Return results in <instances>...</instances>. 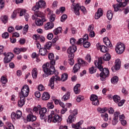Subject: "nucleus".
Masks as SVG:
<instances>
[{
	"label": "nucleus",
	"instance_id": "obj_43",
	"mask_svg": "<svg viewBox=\"0 0 129 129\" xmlns=\"http://www.w3.org/2000/svg\"><path fill=\"white\" fill-rule=\"evenodd\" d=\"M6 125L9 127V129H15V127L14 126V125L12 124L10 122H7Z\"/></svg>",
	"mask_w": 129,
	"mask_h": 129
},
{
	"label": "nucleus",
	"instance_id": "obj_14",
	"mask_svg": "<svg viewBox=\"0 0 129 129\" xmlns=\"http://www.w3.org/2000/svg\"><path fill=\"white\" fill-rule=\"evenodd\" d=\"M98 97L96 95L92 94L90 97L91 101H92L93 105H99V101L97 99Z\"/></svg>",
	"mask_w": 129,
	"mask_h": 129
},
{
	"label": "nucleus",
	"instance_id": "obj_34",
	"mask_svg": "<svg viewBox=\"0 0 129 129\" xmlns=\"http://www.w3.org/2000/svg\"><path fill=\"white\" fill-rule=\"evenodd\" d=\"M113 99L114 102H115L116 103H118V102L120 101V97L115 95L113 97Z\"/></svg>",
	"mask_w": 129,
	"mask_h": 129
},
{
	"label": "nucleus",
	"instance_id": "obj_5",
	"mask_svg": "<svg viewBox=\"0 0 129 129\" xmlns=\"http://www.w3.org/2000/svg\"><path fill=\"white\" fill-rule=\"evenodd\" d=\"M45 8H46V2L43 0H40L36 3V5L32 7V10L34 12H38L39 9H44Z\"/></svg>",
	"mask_w": 129,
	"mask_h": 129
},
{
	"label": "nucleus",
	"instance_id": "obj_30",
	"mask_svg": "<svg viewBox=\"0 0 129 129\" xmlns=\"http://www.w3.org/2000/svg\"><path fill=\"white\" fill-rule=\"evenodd\" d=\"M1 20L4 24H7L9 21V17L7 15H3L1 17Z\"/></svg>",
	"mask_w": 129,
	"mask_h": 129
},
{
	"label": "nucleus",
	"instance_id": "obj_9",
	"mask_svg": "<svg viewBox=\"0 0 129 129\" xmlns=\"http://www.w3.org/2000/svg\"><path fill=\"white\" fill-rule=\"evenodd\" d=\"M57 80H60V77L58 76L55 75V76H52L49 80V83L48 86H50L51 89H54V86H55V81Z\"/></svg>",
	"mask_w": 129,
	"mask_h": 129
},
{
	"label": "nucleus",
	"instance_id": "obj_35",
	"mask_svg": "<svg viewBox=\"0 0 129 129\" xmlns=\"http://www.w3.org/2000/svg\"><path fill=\"white\" fill-rule=\"evenodd\" d=\"M107 17L108 20H109V21H110L112 19L113 15H112V11L111 10H109L107 12Z\"/></svg>",
	"mask_w": 129,
	"mask_h": 129
},
{
	"label": "nucleus",
	"instance_id": "obj_50",
	"mask_svg": "<svg viewBox=\"0 0 129 129\" xmlns=\"http://www.w3.org/2000/svg\"><path fill=\"white\" fill-rule=\"evenodd\" d=\"M119 116H120V113H119V112H115L114 113L113 118H115L116 119H118Z\"/></svg>",
	"mask_w": 129,
	"mask_h": 129
},
{
	"label": "nucleus",
	"instance_id": "obj_24",
	"mask_svg": "<svg viewBox=\"0 0 129 129\" xmlns=\"http://www.w3.org/2000/svg\"><path fill=\"white\" fill-rule=\"evenodd\" d=\"M80 86L81 85L79 84H77L74 87V92H75V94H79L80 93Z\"/></svg>",
	"mask_w": 129,
	"mask_h": 129
},
{
	"label": "nucleus",
	"instance_id": "obj_29",
	"mask_svg": "<svg viewBox=\"0 0 129 129\" xmlns=\"http://www.w3.org/2000/svg\"><path fill=\"white\" fill-rule=\"evenodd\" d=\"M62 33V27H59L53 30L54 35H58Z\"/></svg>",
	"mask_w": 129,
	"mask_h": 129
},
{
	"label": "nucleus",
	"instance_id": "obj_54",
	"mask_svg": "<svg viewBox=\"0 0 129 129\" xmlns=\"http://www.w3.org/2000/svg\"><path fill=\"white\" fill-rule=\"evenodd\" d=\"M18 13H19V10H18L14 11L13 12V14L12 15V16H11L12 18V19H15V18L16 17H17V14H18Z\"/></svg>",
	"mask_w": 129,
	"mask_h": 129
},
{
	"label": "nucleus",
	"instance_id": "obj_60",
	"mask_svg": "<svg viewBox=\"0 0 129 129\" xmlns=\"http://www.w3.org/2000/svg\"><path fill=\"white\" fill-rule=\"evenodd\" d=\"M28 30H29V25L27 24L23 28V31H24V33L26 34V33L28 32Z\"/></svg>",
	"mask_w": 129,
	"mask_h": 129
},
{
	"label": "nucleus",
	"instance_id": "obj_15",
	"mask_svg": "<svg viewBox=\"0 0 129 129\" xmlns=\"http://www.w3.org/2000/svg\"><path fill=\"white\" fill-rule=\"evenodd\" d=\"M14 58V54L9 52L7 54V56L4 58V61L5 64L10 63L12 61V59Z\"/></svg>",
	"mask_w": 129,
	"mask_h": 129
},
{
	"label": "nucleus",
	"instance_id": "obj_8",
	"mask_svg": "<svg viewBox=\"0 0 129 129\" xmlns=\"http://www.w3.org/2000/svg\"><path fill=\"white\" fill-rule=\"evenodd\" d=\"M125 49V47L124 46V44L123 43H117L116 45L115 51L117 54H122L123 53V51Z\"/></svg>",
	"mask_w": 129,
	"mask_h": 129
},
{
	"label": "nucleus",
	"instance_id": "obj_63",
	"mask_svg": "<svg viewBox=\"0 0 129 129\" xmlns=\"http://www.w3.org/2000/svg\"><path fill=\"white\" fill-rule=\"evenodd\" d=\"M19 13H20V17H22V16H24V15H25L26 14V11L24 10H20V11H19Z\"/></svg>",
	"mask_w": 129,
	"mask_h": 129
},
{
	"label": "nucleus",
	"instance_id": "obj_57",
	"mask_svg": "<svg viewBox=\"0 0 129 129\" xmlns=\"http://www.w3.org/2000/svg\"><path fill=\"white\" fill-rule=\"evenodd\" d=\"M67 19V15L66 14H64L61 17L60 21L61 22H65Z\"/></svg>",
	"mask_w": 129,
	"mask_h": 129
},
{
	"label": "nucleus",
	"instance_id": "obj_11",
	"mask_svg": "<svg viewBox=\"0 0 129 129\" xmlns=\"http://www.w3.org/2000/svg\"><path fill=\"white\" fill-rule=\"evenodd\" d=\"M126 6V3L123 2V3H119L113 5V8L114 9V12H121V9H120V8H124Z\"/></svg>",
	"mask_w": 129,
	"mask_h": 129
},
{
	"label": "nucleus",
	"instance_id": "obj_12",
	"mask_svg": "<svg viewBox=\"0 0 129 129\" xmlns=\"http://www.w3.org/2000/svg\"><path fill=\"white\" fill-rule=\"evenodd\" d=\"M47 112V109L46 108H42L40 109L39 113L40 114V119L42 120H44V121H46L47 120V117H46V115L45 114Z\"/></svg>",
	"mask_w": 129,
	"mask_h": 129
},
{
	"label": "nucleus",
	"instance_id": "obj_27",
	"mask_svg": "<svg viewBox=\"0 0 129 129\" xmlns=\"http://www.w3.org/2000/svg\"><path fill=\"white\" fill-rule=\"evenodd\" d=\"M50 99V94L47 92H45L43 93L42 96V100H48V99Z\"/></svg>",
	"mask_w": 129,
	"mask_h": 129
},
{
	"label": "nucleus",
	"instance_id": "obj_59",
	"mask_svg": "<svg viewBox=\"0 0 129 129\" xmlns=\"http://www.w3.org/2000/svg\"><path fill=\"white\" fill-rule=\"evenodd\" d=\"M89 33V36L91 38H94V37H95V32H94V31H90V32Z\"/></svg>",
	"mask_w": 129,
	"mask_h": 129
},
{
	"label": "nucleus",
	"instance_id": "obj_39",
	"mask_svg": "<svg viewBox=\"0 0 129 129\" xmlns=\"http://www.w3.org/2000/svg\"><path fill=\"white\" fill-rule=\"evenodd\" d=\"M97 110L100 113H104V112L107 111V108H98Z\"/></svg>",
	"mask_w": 129,
	"mask_h": 129
},
{
	"label": "nucleus",
	"instance_id": "obj_4",
	"mask_svg": "<svg viewBox=\"0 0 129 129\" xmlns=\"http://www.w3.org/2000/svg\"><path fill=\"white\" fill-rule=\"evenodd\" d=\"M62 120V118L60 117L58 114L54 113V111H51L50 115H48L47 119L48 122H60Z\"/></svg>",
	"mask_w": 129,
	"mask_h": 129
},
{
	"label": "nucleus",
	"instance_id": "obj_25",
	"mask_svg": "<svg viewBox=\"0 0 129 129\" xmlns=\"http://www.w3.org/2000/svg\"><path fill=\"white\" fill-rule=\"evenodd\" d=\"M76 50H77V48L76 45H72L68 49L67 52L68 53H75Z\"/></svg>",
	"mask_w": 129,
	"mask_h": 129
},
{
	"label": "nucleus",
	"instance_id": "obj_16",
	"mask_svg": "<svg viewBox=\"0 0 129 129\" xmlns=\"http://www.w3.org/2000/svg\"><path fill=\"white\" fill-rule=\"evenodd\" d=\"M103 16V12L101 8H99L98 9L97 12L96 13L95 15V19L96 20H98L101 17Z\"/></svg>",
	"mask_w": 129,
	"mask_h": 129
},
{
	"label": "nucleus",
	"instance_id": "obj_7",
	"mask_svg": "<svg viewBox=\"0 0 129 129\" xmlns=\"http://www.w3.org/2000/svg\"><path fill=\"white\" fill-rule=\"evenodd\" d=\"M79 10H81V11L83 12L84 14L86 13V9H85V7H84V6L80 7L79 6V4H77L76 5V6H74L75 13L77 16H79V15H80V13H79Z\"/></svg>",
	"mask_w": 129,
	"mask_h": 129
},
{
	"label": "nucleus",
	"instance_id": "obj_32",
	"mask_svg": "<svg viewBox=\"0 0 129 129\" xmlns=\"http://www.w3.org/2000/svg\"><path fill=\"white\" fill-rule=\"evenodd\" d=\"M111 58V56L109 53H106V54L104 55L103 56V59L104 61H109Z\"/></svg>",
	"mask_w": 129,
	"mask_h": 129
},
{
	"label": "nucleus",
	"instance_id": "obj_41",
	"mask_svg": "<svg viewBox=\"0 0 129 129\" xmlns=\"http://www.w3.org/2000/svg\"><path fill=\"white\" fill-rule=\"evenodd\" d=\"M1 81L3 84H6L8 82V79L5 76L1 77Z\"/></svg>",
	"mask_w": 129,
	"mask_h": 129
},
{
	"label": "nucleus",
	"instance_id": "obj_10",
	"mask_svg": "<svg viewBox=\"0 0 129 129\" xmlns=\"http://www.w3.org/2000/svg\"><path fill=\"white\" fill-rule=\"evenodd\" d=\"M121 64V61L120 59H116L115 60V65L113 66L111 68L112 71L113 72H115V71H117V70H119L120 69V65Z\"/></svg>",
	"mask_w": 129,
	"mask_h": 129
},
{
	"label": "nucleus",
	"instance_id": "obj_42",
	"mask_svg": "<svg viewBox=\"0 0 129 129\" xmlns=\"http://www.w3.org/2000/svg\"><path fill=\"white\" fill-rule=\"evenodd\" d=\"M89 71L90 74H93L96 72V69H95V68L92 67L89 69Z\"/></svg>",
	"mask_w": 129,
	"mask_h": 129
},
{
	"label": "nucleus",
	"instance_id": "obj_49",
	"mask_svg": "<svg viewBox=\"0 0 129 129\" xmlns=\"http://www.w3.org/2000/svg\"><path fill=\"white\" fill-rule=\"evenodd\" d=\"M55 18H56V16L55 15V14L51 15L49 17L50 23H52V22H54V21H55Z\"/></svg>",
	"mask_w": 129,
	"mask_h": 129
},
{
	"label": "nucleus",
	"instance_id": "obj_36",
	"mask_svg": "<svg viewBox=\"0 0 129 129\" xmlns=\"http://www.w3.org/2000/svg\"><path fill=\"white\" fill-rule=\"evenodd\" d=\"M52 47V42H46V44L44 45V48L47 50H50Z\"/></svg>",
	"mask_w": 129,
	"mask_h": 129
},
{
	"label": "nucleus",
	"instance_id": "obj_33",
	"mask_svg": "<svg viewBox=\"0 0 129 129\" xmlns=\"http://www.w3.org/2000/svg\"><path fill=\"white\" fill-rule=\"evenodd\" d=\"M69 98H70V93L68 92L62 97L61 99L63 101H66Z\"/></svg>",
	"mask_w": 129,
	"mask_h": 129
},
{
	"label": "nucleus",
	"instance_id": "obj_21",
	"mask_svg": "<svg viewBox=\"0 0 129 129\" xmlns=\"http://www.w3.org/2000/svg\"><path fill=\"white\" fill-rule=\"evenodd\" d=\"M76 120V117L75 116L71 114L68 117V119L67 120L68 123H72V122L75 121Z\"/></svg>",
	"mask_w": 129,
	"mask_h": 129
},
{
	"label": "nucleus",
	"instance_id": "obj_1",
	"mask_svg": "<svg viewBox=\"0 0 129 129\" xmlns=\"http://www.w3.org/2000/svg\"><path fill=\"white\" fill-rule=\"evenodd\" d=\"M94 64L98 69L101 71L100 74V80L101 81H105V78L109 76V70L107 68H104L101 65L102 64V57H99L97 60H95Z\"/></svg>",
	"mask_w": 129,
	"mask_h": 129
},
{
	"label": "nucleus",
	"instance_id": "obj_19",
	"mask_svg": "<svg viewBox=\"0 0 129 129\" xmlns=\"http://www.w3.org/2000/svg\"><path fill=\"white\" fill-rule=\"evenodd\" d=\"M54 28V23L53 22H48L44 26V29L46 31L51 30Z\"/></svg>",
	"mask_w": 129,
	"mask_h": 129
},
{
	"label": "nucleus",
	"instance_id": "obj_64",
	"mask_svg": "<svg viewBox=\"0 0 129 129\" xmlns=\"http://www.w3.org/2000/svg\"><path fill=\"white\" fill-rule=\"evenodd\" d=\"M83 39H84L85 42L88 41V34H86L84 35Z\"/></svg>",
	"mask_w": 129,
	"mask_h": 129
},
{
	"label": "nucleus",
	"instance_id": "obj_55",
	"mask_svg": "<svg viewBox=\"0 0 129 129\" xmlns=\"http://www.w3.org/2000/svg\"><path fill=\"white\" fill-rule=\"evenodd\" d=\"M14 52L15 54L18 55L21 53V49L19 48H15L14 49Z\"/></svg>",
	"mask_w": 129,
	"mask_h": 129
},
{
	"label": "nucleus",
	"instance_id": "obj_31",
	"mask_svg": "<svg viewBox=\"0 0 129 129\" xmlns=\"http://www.w3.org/2000/svg\"><path fill=\"white\" fill-rule=\"evenodd\" d=\"M39 53L41 56H46V54H47V49L45 48H42L39 49Z\"/></svg>",
	"mask_w": 129,
	"mask_h": 129
},
{
	"label": "nucleus",
	"instance_id": "obj_47",
	"mask_svg": "<svg viewBox=\"0 0 129 129\" xmlns=\"http://www.w3.org/2000/svg\"><path fill=\"white\" fill-rule=\"evenodd\" d=\"M101 116L103 118L105 121H107L108 120V114L106 113L105 114H101Z\"/></svg>",
	"mask_w": 129,
	"mask_h": 129
},
{
	"label": "nucleus",
	"instance_id": "obj_22",
	"mask_svg": "<svg viewBox=\"0 0 129 129\" xmlns=\"http://www.w3.org/2000/svg\"><path fill=\"white\" fill-rule=\"evenodd\" d=\"M37 119V117L32 114L28 115L27 120L28 121H35Z\"/></svg>",
	"mask_w": 129,
	"mask_h": 129
},
{
	"label": "nucleus",
	"instance_id": "obj_18",
	"mask_svg": "<svg viewBox=\"0 0 129 129\" xmlns=\"http://www.w3.org/2000/svg\"><path fill=\"white\" fill-rule=\"evenodd\" d=\"M44 22H46V19L45 18H42L40 19L37 18L35 20V24L36 26H43V24H44Z\"/></svg>",
	"mask_w": 129,
	"mask_h": 129
},
{
	"label": "nucleus",
	"instance_id": "obj_3",
	"mask_svg": "<svg viewBox=\"0 0 129 129\" xmlns=\"http://www.w3.org/2000/svg\"><path fill=\"white\" fill-rule=\"evenodd\" d=\"M81 66L83 67L88 66V63L84 61L83 59L80 58L78 59V63L74 65L72 72L73 73H77V72L80 70V68Z\"/></svg>",
	"mask_w": 129,
	"mask_h": 129
},
{
	"label": "nucleus",
	"instance_id": "obj_58",
	"mask_svg": "<svg viewBox=\"0 0 129 129\" xmlns=\"http://www.w3.org/2000/svg\"><path fill=\"white\" fill-rule=\"evenodd\" d=\"M84 99V97L82 96H78L77 98V102H80V101L83 100Z\"/></svg>",
	"mask_w": 129,
	"mask_h": 129
},
{
	"label": "nucleus",
	"instance_id": "obj_44",
	"mask_svg": "<svg viewBox=\"0 0 129 129\" xmlns=\"http://www.w3.org/2000/svg\"><path fill=\"white\" fill-rule=\"evenodd\" d=\"M47 107L49 109H52V108H54V104H53V102H48L47 104Z\"/></svg>",
	"mask_w": 129,
	"mask_h": 129
},
{
	"label": "nucleus",
	"instance_id": "obj_17",
	"mask_svg": "<svg viewBox=\"0 0 129 129\" xmlns=\"http://www.w3.org/2000/svg\"><path fill=\"white\" fill-rule=\"evenodd\" d=\"M97 48L102 53H106L108 51V48L104 45H99V44H97Z\"/></svg>",
	"mask_w": 129,
	"mask_h": 129
},
{
	"label": "nucleus",
	"instance_id": "obj_45",
	"mask_svg": "<svg viewBox=\"0 0 129 129\" xmlns=\"http://www.w3.org/2000/svg\"><path fill=\"white\" fill-rule=\"evenodd\" d=\"M9 37H10V34L8 32H4L2 34V38L3 39H9Z\"/></svg>",
	"mask_w": 129,
	"mask_h": 129
},
{
	"label": "nucleus",
	"instance_id": "obj_13",
	"mask_svg": "<svg viewBox=\"0 0 129 129\" xmlns=\"http://www.w3.org/2000/svg\"><path fill=\"white\" fill-rule=\"evenodd\" d=\"M21 117H22V112L20 110H18L16 112V114L15 112H12L11 114V118L13 120L20 119Z\"/></svg>",
	"mask_w": 129,
	"mask_h": 129
},
{
	"label": "nucleus",
	"instance_id": "obj_56",
	"mask_svg": "<svg viewBox=\"0 0 129 129\" xmlns=\"http://www.w3.org/2000/svg\"><path fill=\"white\" fill-rule=\"evenodd\" d=\"M84 48H89L90 47V43L88 41H85L83 44Z\"/></svg>",
	"mask_w": 129,
	"mask_h": 129
},
{
	"label": "nucleus",
	"instance_id": "obj_46",
	"mask_svg": "<svg viewBox=\"0 0 129 129\" xmlns=\"http://www.w3.org/2000/svg\"><path fill=\"white\" fill-rule=\"evenodd\" d=\"M84 43H85V41L83 38L79 39L77 42V44H78V45H84Z\"/></svg>",
	"mask_w": 129,
	"mask_h": 129
},
{
	"label": "nucleus",
	"instance_id": "obj_40",
	"mask_svg": "<svg viewBox=\"0 0 129 129\" xmlns=\"http://www.w3.org/2000/svg\"><path fill=\"white\" fill-rule=\"evenodd\" d=\"M68 79V75L67 74H63L61 75V80L62 82L66 81Z\"/></svg>",
	"mask_w": 129,
	"mask_h": 129
},
{
	"label": "nucleus",
	"instance_id": "obj_38",
	"mask_svg": "<svg viewBox=\"0 0 129 129\" xmlns=\"http://www.w3.org/2000/svg\"><path fill=\"white\" fill-rule=\"evenodd\" d=\"M111 83H112L113 84H115V83H117V82H118V77L116 76L113 77L111 79Z\"/></svg>",
	"mask_w": 129,
	"mask_h": 129
},
{
	"label": "nucleus",
	"instance_id": "obj_6",
	"mask_svg": "<svg viewBox=\"0 0 129 129\" xmlns=\"http://www.w3.org/2000/svg\"><path fill=\"white\" fill-rule=\"evenodd\" d=\"M30 92V88L28 85L24 86L21 92L19 93L20 97H23V98H26L29 95V93Z\"/></svg>",
	"mask_w": 129,
	"mask_h": 129
},
{
	"label": "nucleus",
	"instance_id": "obj_26",
	"mask_svg": "<svg viewBox=\"0 0 129 129\" xmlns=\"http://www.w3.org/2000/svg\"><path fill=\"white\" fill-rule=\"evenodd\" d=\"M103 42L107 47H112V44L110 42V40L108 39V37H105L103 38Z\"/></svg>",
	"mask_w": 129,
	"mask_h": 129
},
{
	"label": "nucleus",
	"instance_id": "obj_51",
	"mask_svg": "<svg viewBox=\"0 0 129 129\" xmlns=\"http://www.w3.org/2000/svg\"><path fill=\"white\" fill-rule=\"evenodd\" d=\"M94 29V26H93V25H90L88 26L87 31L88 32H92L93 31Z\"/></svg>",
	"mask_w": 129,
	"mask_h": 129
},
{
	"label": "nucleus",
	"instance_id": "obj_28",
	"mask_svg": "<svg viewBox=\"0 0 129 129\" xmlns=\"http://www.w3.org/2000/svg\"><path fill=\"white\" fill-rule=\"evenodd\" d=\"M32 76L34 79H36V78H37V76H38V70L37 68H34L32 70Z\"/></svg>",
	"mask_w": 129,
	"mask_h": 129
},
{
	"label": "nucleus",
	"instance_id": "obj_52",
	"mask_svg": "<svg viewBox=\"0 0 129 129\" xmlns=\"http://www.w3.org/2000/svg\"><path fill=\"white\" fill-rule=\"evenodd\" d=\"M70 43L72 46H75V44L76 43V39L74 38H71L70 39Z\"/></svg>",
	"mask_w": 129,
	"mask_h": 129
},
{
	"label": "nucleus",
	"instance_id": "obj_62",
	"mask_svg": "<svg viewBox=\"0 0 129 129\" xmlns=\"http://www.w3.org/2000/svg\"><path fill=\"white\" fill-rule=\"evenodd\" d=\"M53 33H49L47 36L48 40H52V39H53Z\"/></svg>",
	"mask_w": 129,
	"mask_h": 129
},
{
	"label": "nucleus",
	"instance_id": "obj_23",
	"mask_svg": "<svg viewBox=\"0 0 129 129\" xmlns=\"http://www.w3.org/2000/svg\"><path fill=\"white\" fill-rule=\"evenodd\" d=\"M83 123V120H80L79 122L77 123L76 124H72V126L73 128L76 129H81V124Z\"/></svg>",
	"mask_w": 129,
	"mask_h": 129
},
{
	"label": "nucleus",
	"instance_id": "obj_61",
	"mask_svg": "<svg viewBox=\"0 0 129 129\" xmlns=\"http://www.w3.org/2000/svg\"><path fill=\"white\" fill-rule=\"evenodd\" d=\"M8 31L9 33H13L15 31V28L13 26L9 27L8 29Z\"/></svg>",
	"mask_w": 129,
	"mask_h": 129
},
{
	"label": "nucleus",
	"instance_id": "obj_2",
	"mask_svg": "<svg viewBox=\"0 0 129 129\" xmlns=\"http://www.w3.org/2000/svg\"><path fill=\"white\" fill-rule=\"evenodd\" d=\"M56 63V60L55 59L50 60V66L49 63L44 64L42 66L43 71L44 72V74L43 75V77H47L49 75H53L55 73V69L54 65Z\"/></svg>",
	"mask_w": 129,
	"mask_h": 129
},
{
	"label": "nucleus",
	"instance_id": "obj_20",
	"mask_svg": "<svg viewBox=\"0 0 129 129\" xmlns=\"http://www.w3.org/2000/svg\"><path fill=\"white\" fill-rule=\"evenodd\" d=\"M20 100L18 101V106L19 107H23L26 102V98L20 97Z\"/></svg>",
	"mask_w": 129,
	"mask_h": 129
},
{
	"label": "nucleus",
	"instance_id": "obj_53",
	"mask_svg": "<svg viewBox=\"0 0 129 129\" xmlns=\"http://www.w3.org/2000/svg\"><path fill=\"white\" fill-rule=\"evenodd\" d=\"M48 58L49 60H54L55 59V56L53 53H50L48 54Z\"/></svg>",
	"mask_w": 129,
	"mask_h": 129
},
{
	"label": "nucleus",
	"instance_id": "obj_37",
	"mask_svg": "<svg viewBox=\"0 0 129 129\" xmlns=\"http://www.w3.org/2000/svg\"><path fill=\"white\" fill-rule=\"evenodd\" d=\"M36 16L37 18H41V19H45V14L41 12H36Z\"/></svg>",
	"mask_w": 129,
	"mask_h": 129
},
{
	"label": "nucleus",
	"instance_id": "obj_48",
	"mask_svg": "<svg viewBox=\"0 0 129 129\" xmlns=\"http://www.w3.org/2000/svg\"><path fill=\"white\" fill-rule=\"evenodd\" d=\"M85 60L88 63H90L91 62V56H90V54H87L85 57Z\"/></svg>",
	"mask_w": 129,
	"mask_h": 129
}]
</instances>
